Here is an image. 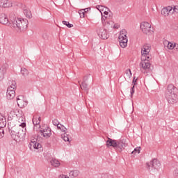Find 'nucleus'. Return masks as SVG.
Returning a JSON list of instances; mask_svg holds the SVG:
<instances>
[{
    "label": "nucleus",
    "instance_id": "obj_1",
    "mask_svg": "<svg viewBox=\"0 0 178 178\" xmlns=\"http://www.w3.org/2000/svg\"><path fill=\"white\" fill-rule=\"evenodd\" d=\"M9 131H10V136L15 141H20L26 137V133L27 130L26 129V122H22L19 127H13L9 128Z\"/></svg>",
    "mask_w": 178,
    "mask_h": 178
},
{
    "label": "nucleus",
    "instance_id": "obj_2",
    "mask_svg": "<svg viewBox=\"0 0 178 178\" xmlns=\"http://www.w3.org/2000/svg\"><path fill=\"white\" fill-rule=\"evenodd\" d=\"M106 145L107 148H111L112 147L115 149V151L118 152H122L126 147H127V144L126 143V140H113L111 138H108V140L106 142Z\"/></svg>",
    "mask_w": 178,
    "mask_h": 178
},
{
    "label": "nucleus",
    "instance_id": "obj_3",
    "mask_svg": "<svg viewBox=\"0 0 178 178\" xmlns=\"http://www.w3.org/2000/svg\"><path fill=\"white\" fill-rule=\"evenodd\" d=\"M29 26V21L27 19L17 18V20L13 21L10 24V28L17 31V33H22V31H26Z\"/></svg>",
    "mask_w": 178,
    "mask_h": 178
},
{
    "label": "nucleus",
    "instance_id": "obj_4",
    "mask_svg": "<svg viewBox=\"0 0 178 178\" xmlns=\"http://www.w3.org/2000/svg\"><path fill=\"white\" fill-rule=\"evenodd\" d=\"M177 88L174 86L173 84H170L167 88V92L165 94V98L168 102V104H171V105H174V104H177Z\"/></svg>",
    "mask_w": 178,
    "mask_h": 178
},
{
    "label": "nucleus",
    "instance_id": "obj_5",
    "mask_svg": "<svg viewBox=\"0 0 178 178\" xmlns=\"http://www.w3.org/2000/svg\"><path fill=\"white\" fill-rule=\"evenodd\" d=\"M113 19V14L112 12L110 11V13H107V15H104L102 16V23L103 26H106V24H108V26H111V27H113V21L112 19Z\"/></svg>",
    "mask_w": 178,
    "mask_h": 178
},
{
    "label": "nucleus",
    "instance_id": "obj_6",
    "mask_svg": "<svg viewBox=\"0 0 178 178\" xmlns=\"http://www.w3.org/2000/svg\"><path fill=\"white\" fill-rule=\"evenodd\" d=\"M147 166V169L149 172H152V173H154V170H158L159 169V167L161 166V162L158 161L157 159H154L149 163H146Z\"/></svg>",
    "mask_w": 178,
    "mask_h": 178
},
{
    "label": "nucleus",
    "instance_id": "obj_7",
    "mask_svg": "<svg viewBox=\"0 0 178 178\" xmlns=\"http://www.w3.org/2000/svg\"><path fill=\"white\" fill-rule=\"evenodd\" d=\"M140 67L142 73H148L149 67H151V63L148 60H142L140 63Z\"/></svg>",
    "mask_w": 178,
    "mask_h": 178
},
{
    "label": "nucleus",
    "instance_id": "obj_8",
    "mask_svg": "<svg viewBox=\"0 0 178 178\" xmlns=\"http://www.w3.org/2000/svg\"><path fill=\"white\" fill-rule=\"evenodd\" d=\"M97 33L102 40H108V38H109L108 31L104 28H98L97 29Z\"/></svg>",
    "mask_w": 178,
    "mask_h": 178
},
{
    "label": "nucleus",
    "instance_id": "obj_9",
    "mask_svg": "<svg viewBox=\"0 0 178 178\" xmlns=\"http://www.w3.org/2000/svg\"><path fill=\"white\" fill-rule=\"evenodd\" d=\"M140 29L145 34H148V33H151V24L144 22L140 24Z\"/></svg>",
    "mask_w": 178,
    "mask_h": 178
},
{
    "label": "nucleus",
    "instance_id": "obj_10",
    "mask_svg": "<svg viewBox=\"0 0 178 178\" xmlns=\"http://www.w3.org/2000/svg\"><path fill=\"white\" fill-rule=\"evenodd\" d=\"M90 79V75H86L83 77L81 84H80L81 89H82L86 94H88V85L87 84V81Z\"/></svg>",
    "mask_w": 178,
    "mask_h": 178
},
{
    "label": "nucleus",
    "instance_id": "obj_11",
    "mask_svg": "<svg viewBox=\"0 0 178 178\" xmlns=\"http://www.w3.org/2000/svg\"><path fill=\"white\" fill-rule=\"evenodd\" d=\"M0 23L1 24H6L7 26H10V22L9 19L8 18V16L6 15L1 13L0 14Z\"/></svg>",
    "mask_w": 178,
    "mask_h": 178
},
{
    "label": "nucleus",
    "instance_id": "obj_12",
    "mask_svg": "<svg viewBox=\"0 0 178 178\" xmlns=\"http://www.w3.org/2000/svg\"><path fill=\"white\" fill-rule=\"evenodd\" d=\"M60 126L61 127V131L64 133V136L63 137L64 141H68L70 143V140H72V138H70V135L66 134V131H67V129L65 127V126L62 125V124H60Z\"/></svg>",
    "mask_w": 178,
    "mask_h": 178
},
{
    "label": "nucleus",
    "instance_id": "obj_13",
    "mask_svg": "<svg viewBox=\"0 0 178 178\" xmlns=\"http://www.w3.org/2000/svg\"><path fill=\"white\" fill-rule=\"evenodd\" d=\"M8 67H9V65L7 63H5L0 68V81L3 80V79L5 77Z\"/></svg>",
    "mask_w": 178,
    "mask_h": 178
},
{
    "label": "nucleus",
    "instance_id": "obj_14",
    "mask_svg": "<svg viewBox=\"0 0 178 178\" xmlns=\"http://www.w3.org/2000/svg\"><path fill=\"white\" fill-rule=\"evenodd\" d=\"M16 95V92L15 91V89H12V88H8L6 96L8 99H13Z\"/></svg>",
    "mask_w": 178,
    "mask_h": 178
},
{
    "label": "nucleus",
    "instance_id": "obj_15",
    "mask_svg": "<svg viewBox=\"0 0 178 178\" xmlns=\"http://www.w3.org/2000/svg\"><path fill=\"white\" fill-rule=\"evenodd\" d=\"M96 9H97V10H99V12L102 13V16H104L102 15V12L104 15H108V12H111V10H109V8H108V7H105L104 6L97 5L96 6Z\"/></svg>",
    "mask_w": 178,
    "mask_h": 178
},
{
    "label": "nucleus",
    "instance_id": "obj_16",
    "mask_svg": "<svg viewBox=\"0 0 178 178\" xmlns=\"http://www.w3.org/2000/svg\"><path fill=\"white\" fill-rule=\"evenodd\" d=\"M173 7L172 6H168L165 7L161 10V15L166 17V16H169V14L172 10Z\"/></svg>",
    "mask_w": 178,
    "mask_h": 178
},
{
    "label": "nucleus",
    "instance_id": "obj_17",
    "mask_svg": "<svg viewBox=\"0 0 178 178\" xmlns=\"http://www.w3.org/2000/svg\"><path fill=\"white\" fill-rule=\"evenodd\" d=\"M118 41L121 48H126L127 47V37L118 38Z\"/></svg>",
    "mask_w": 178,
    "mask_h": 178
},
{
    "label": "nucleus",
    "instance_id": "obj_18",
    "mask_svg": "<svg viewBox=\"0 0 178 178\" xmlns=\"http://www.w3.org/2000/svg\"><path fill=\"white\" fill-rule=\"evenodd\" d=\"M29 147L30 148V149H32V147L33 148H34V149H40V148H41L42 147V145L38 143V142H35V141H31L29 145Z\"/></svg>",
    "mask_w": 178,
    "mask_h": 178
},
{
    "label": "nucleus",
    "instance_id": "obj_19",
    "mask_svg": "<svg viewBox=\"0 0 178 178\" xmlns=\"http://www.w3.org/2000/svg\"><path fill=\"white\" fill-rule=\"evenodd\" d=\"M12 6V3L8 0H1L0 1V8H10Z\"/></svg>",
    "mask_w": 178,
    "mask_h": 178
},
{
    "label": "nucleus",
    "instance_id": "obj_20",
    "mask_svg": "<svg viewBox=\"0 0 178 178\" xmlns=\"http://www.w3.org/2000/svg\"><path fill=\"white\" fill-rule=\"evenodd\" d=\"M142 55H147L151 52V44H146L142 48Z\"/></svg>",
    "mask_w": 178,
    "mask_h": 178
},
{
    "label": "nucleus",
    "instance_id": "obj_21",
    "mask_svg": "<svg viewBox=\"0 0 178 178\" xmlns=\"http://www.w3.org/2000/svg\"><path fill=\"white\" fill-rule=\"evenodd\" d=\"M32 122L34 126H38V124H40V123H41V117L38 115H34Z\"/></svg>",
    "mask_w": 178,
    "mask_h": 178
},
{
    "label": "nucleus",
    "instance_id": "obj_22",
    "mask_svg": "<svg viewBox=\"0 0 178 178\" xmlns=\"http://www.w3.org/2000/svg\"><path fill=\"white\" fill-rule=\"evenodd\" d=\"M41 136L42 137H44V138H46V139L49 138V137H51V136H52V131H51V128L47 127V131H46V132L43 133Z\"/></svg>",
    "mask_w": 178,
    "mask_h": 178
},
{
    "label": "nucleus",
    "instance_id": "obj_23",
    "mask_svg": "<svg viewBox=\"0 0 178 178\" xmlns=\"http://www.w3.org/2000/svg\"><path fill=\"white\" fill-rule=\"evenodd\" d=\"M51 165L54 166V168H59L60 166V162H59L56 159H52L50 161Z\"/></svg>",
    "mask_w": 178,
    "mask_h": 178
},
{
    "label": "nucleus",
    "instance_id": "obj_24",
    "mask_svg": "<svg viewBox=\"0 0 178 178\" xmlns=\"http://www.w3.org/2000/svg\"><path fill=\"white\" fill-rule=\"evenodd\" d=\"M6 126V119L3 115H0V128L3 129Z\"/></svg>",
    "mask_w": 178,
    "mask_h": 178
},
{
    "label": "nucleus",
    "instance_id": "obj_25",
    "mask_svg": "<svg viewBox=\"0 0 178 178\" xmlns=\"http://www.w3.org/2000/svg\"><path fill=\"white\" fill-rule=\"evenodd\" d=\"M152 59V56L149 55V53L147 54H142L141 60H147V62H149Z\"/></svg>",
    "mask_w": 178,
    "mask_h": 178
},
{
    "label": "nucleus",
    "instance_id": "obj_26",
    "mask_svg": "<svg viewBox=\"0 0 178 178\" xmlns=\"http://www.w3.org/2000/svg\"><path fill=\"white\" fill-rule=\"evenodd\" d=\"M80 175V171L77 170H74L70 172V176H72V177H77Z\"/></svg>",
    "mask_w": 178,
    "mask_h": 178
},
{
    "label": "nucleus",
    "instance_id": "obj_27",
    "mask_svg": "<svg viewBox=\"0 0 178 178\" xmlns=\"http://www.w3.org/2000/svg\"><path fill=\"white\" fill-rule=\"evenodd\" d=\"M29 70L24 67L21 68V74L24 77L29 76Z\"/></svg>",
    "mask_w": 178,
    "mask_h": 178
},
{
    "label": "nucleus",
    "instance_id": "obj_28",
    "mask_svg": "<svg viewBox=\"0 0 178 178\" xmlns=\"http://www.w3.org/2000/svg\"><path fill=\"white\" fill-rule=\"evenodd\" d=\"M24 13L28 19H31L33 17V15H31V11H29L28 10H24Z\"/></svg>",
    "mask_w": 178,
    "mask_h": 178
},
{
    "label": "nucleus",
    "instance_id": "obj_29",
    "mask_svg": "<svg viewBox=\"0 0 178 178\" xmlns=\"http://www.w3.org/2000/svg\"><path fill=\"white\" fill-rule=\"evenodd\" d=\"M9 17H10V23H12L13 22H15V20H17V19H16V15L13 13H11L9 15Z\"/></svg>",
    "mask_w": 178,
    "mask_h": 178
},
{
    "label": "nucleus",
    "instance_id": "obj_30",
    "mask_svg": "<svg viewBox=\"0 0 178 178\" xmlns=\"http://www.w3.org/2000/svg\"><path fill=\"white\" fill-rule=\"evenodd\" d=\"M165 44H167V48H168V49H173V48H175L176 44H173V43L170 42H165Z\"/></svg>",
    "mask_w": 178,
    "mask_h": 178
},
{
    "label": "nucleus",
    "instance_id": "obj_31",
    "mask_svg": "<svg viewBox=\"0 0 178 178\" xmlns=\"http://www.w3.org/2000/svg\"><path fill=\"white\" fill-rule=\"evenodd\" d=\"M127 32L126 31V30L123 29L120 31L119 37L118 38H123V37H127Z\"/></svg>",
    "mask_w": 178,
    "mask_h": 178
},
{
    "label": "nucleus",
    "instance_id": "obj_32",
    "mask_svg": "<svg viewBox=\"0 0 178 178\" xmlns=\"http://www.w3.org/2000/svg\"><path fill=\"white\" fill-rule=\"evenodd\" d=\"M63 24H65V26H67L68 29H72V27H73V24L69 23V22L63 21Z\"/></svg>",
    "mask_w": 178,
    "mask_h": 178
},
{
    "label": "nucleus",
    "instance_id": "obj_33",
    "mask_svg": "<svg viewBox=\"0 0 178 178\" xmlns=\"http://www.w3.org/2000/svg\"><path fill=\"white\" fill-rule=\"evenodd\" d=\"M48 131V127H46V128H40L39 133L40 135L44 134V133L47 132Z\"/></svg>",
    "mask_w": 178,
    "mask_h": 178
},
{
    "label": "nucleus",
    "instance_id": "obj_34",
    "mask_svg": "<svg viewBox=\"0 0 178 178\" xmlns=\"http://www.w3.org/2000/svg\"><path fill=\"white\" fill-rule=\"evenodd\" d=\"M16 87H17L16 81H12L11 85L8 88H12L13 90H16Z\"/></svg>",
    "mask_w": 178,
    "mask_h": 178
},
{
    "label": "nucleus",
    "instance_id": "obj_35",
    "mask_svg": "<svg viewBox=\"0 0 178 178\" xmlns=\"http://www.w3.org/2000/svg\"><path fill=\"white\" fill-rule=\"evenodd\" d=\"M125 74L127 75V77H129V78L131 77V75H132L131 70L130 69L127 70L125 71Z\"/></svg>",
    "mask_w": 178,
    "mask_h": 178
},
{
    "label": "nucleus",
    "instance_id": "obj_36",
    "mask_svg": "<svg viewBox=\"0 0 178 178\" xmlns=\"http://www.w3.org/2000/svg\"><path fill=\"white\" fill-rule=\"evenodd\" d=\"M140 149H141L140 147L135 148L134 150L131 153V155H133V154H140Z\"/></svg>",
    "mask_w": 178,
    "mask_h": 178
},
{
    "label": "nucleus",
    "instance_id": "obj_37",
    "mask_svg": "<svg viewBox=\"0 0 178 178\" xmlns=\"http://www.w3.org/2000/svg\"><path fill=\"white\" fill-rule=\"evenodd\" d=\"M5 136V130L3 128H0V139Z\"/></svg>",
    "mask_w": 178,
    "mask_h": 178
},
{
    "label": "nucleus",
    "instance_id": "obj_38",
    "mask_svg": "<svg viewBox=\"0 0 178 178\" xmlns=\"http://www.w3.org/2000/svg\"><path fill=\"white\" fill-rule=\"evenodd\" d=\"M17 104L18 106H20V104H24V101H23L22 99L17 97Z\"/></svg>",
    "mask_w": 178,
    "mask_h": 178
},
{
    "label": "nucleus",
    "instance_id": "obj_39",
    "mask_svg": "<svg viewBox=\"0 0 178 178\" xmlns=\"http://www.w3.org/2000/svg\"><path fill=\"white\" fill-rule=\"evenodd\" d=\"M19 123H26V118H23V116L19 117Z\"/></svg>",
    "mask_w": 178,
    "mask_h": 178
},
{
    "label": "nucleus",
    "instance_id": "obj_40",
    "mask_svg": "<svg viewBox=\"0 0 178 178\" xmlns=\"http://www.w3.org/2000/svg\"><path fill=\"white\" fill-rule=\"evenodd\" d=\"M102 178H112V175L109 174H103Z\"/></svg>",
    "mask_w": 178,
    "mask_h": 178
},
{
    "label": "nucleus",
    "instance_id": "obj_41",
    "mask_svg": "<svg viewBox=\"0 0 178 178\" xmlns=\"http://www.w3.org/2000/svg\"><path fill=\"white\" fill-rule=\"evenodd\" d=\"M86 13H84V10L82 9L79 11L80 17H84Z\"/></svg>",
    "mask_w": 178,
    "mask_h": 178
},
{
    "label": "nucleus",
    "instance_id": "obj_42",
    "mask_svg": "<svg viewBox=\"0 0 178 178\" xmlns=\"http://www.w3.org/2000/svg\"><path fill=\"white\" fill-rule=\"evenodd\" d=\"M173 12H175V13H178V6H175L173 7Z\"/></svg>",
    "mask_w": 178,
    "mask_h": 178
},
{
    "label": "nucleus",
    "instance_id": "obj_43",
    "mask_svg": "<svg viewBox=\"0 0 178 178\" xmlns=\"http://www.w3.org/2000/svg\"><path fill=\"white\" fill-rule=\"evenodd\" d=\"M53 124L54 126H58V124H60L59 122L58 123V120H54Z\"/></svg>",
    "mask_w": 178,
    "mask_h": 178
},
{
    "label": "nucleus",
    "instance_id": "obj_44",
    "mask_svg": "<svg viewBox=\"0 0 178 178\" xmlns=\"http://www.w3.org/2000/svg\"><path fill=\"white\" fill-rule=\"evenodd\" d=\"M42 37V38H44V40H47L48 39V34L43 33Z\"/></svg>",
    "mask_w": 178,
    "mask_h": 178
},
{
    "label": "nucleus",
    "instance_id": "obj_45",
    "mask_svg": "<svg viewBox=\"0 0 178 178\" xmlns=\"http://www.w3.org/2000/svg\"><path fill=\"white\" fill-rule=\"evenodd\" d=\"M175 176H178V165L177 166L176 169L174 170Z\"/></svg>",
    "mask_w": 178,
    "mask_h": 178
},
{
    "label": "nucleus",
    "instance_id": "obj_46",
    "mask_svg": "<svg viewBox=\"0 0 178 178\" xmlns=\"http://www.w3.org/2000/svg\"><path fill=\"white\" fill-rule=\"evenodd\" d=\"M134 94V86L131 87V97H133V95Z\"/></svg>",
    "mask_w": 178,
    "mask_h": 178
},
{
    "label": "nucleus",
    "instance_id": "obj_47",
    "mask_svg": "<svg viewBox=\"0 0 178 178\" xmlns=\"http://www.w3.org/2000/svg\"><path fill=\"white\" fill-rule=\"evenodd\" d=\"M88 10H91V8H87L83 9V12L85 13H87V12H88Z\"/></svg>",
    "mask_w": 178,
    "mask_h": 178
},
{
    "label": "nucleus",
    "instance_id": "obj_48",
    "mask_svg": "<svg viewBox=\"0 0 178 178\" xmlns=\"http://www.w3.org/2000/svg\"><path fill=\"white\" fill-rule=\"evenodd\" d=\"M132 83H134V86H136L137 84V79H136V77L134 78Z\"/></svg>",
    "mask_w": 178,
    "mask_h": 178
},
{
    "label": "nucleus",
    "instance_id": "obj_49",
    "mask_svg": "<svg viewBox=\"0 0 178 178\" xmlns=\"http://www.w3.org/2000/svg\"><path fill=\"white\" fill-rule=\"evenodd\" d=\"M59 178H69V177H67V175H61L59 176Z\"/></svg>",
    "mask_w": 178,
    "mask_h": 178
},
{
    "label": "nucleus",
    "instance_id": "obj_50",
    "mask_svg": "<svg viewBox=\"0 0 178 178\" xmlns=\"http://www.w3.org/2000/svg\"><path fill=\"white\" fill-rule=\"evenodd\" d=\"M113 29H119V27H120V25H118V24H113Z\"/></svg>",
    "mask_w": 178,
    "mask_h": 178
},
{
    "label": "nucleus",
    "instance_id": "obj_51",
    "mask_svg": "<svg viewBox=\"0 0 178 178\" xmlns=\"http://www.w3.org/2000/svg\"><path fill=\"white\" fill-rule=\"evenodd\" d=\"M57 129H58V130H60V129H62V127L60 125L59 126V124H58L57 125Z\"/></svg>",
    "mask_w": 178,
    "mask_h": 178
},
{
    "label": "nucleus",
    "instance_id": "obj_52",
    "mask_svg": "<svg viewBox=\"0 0 178 178\" xmlns=\"http://www.w3.org/2000/svg\"><path fill=\"white\" fill-rule=\"evenodd\" d=\"M0 116H2V115L0 113Z\"/></svg>",
    "mask_w": 178,
    "mask_h": 178
}]
</instances>
